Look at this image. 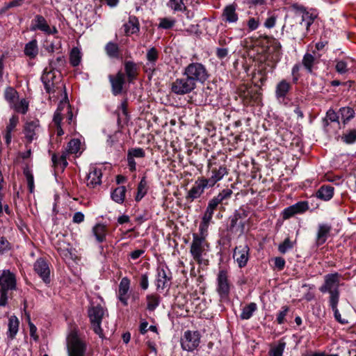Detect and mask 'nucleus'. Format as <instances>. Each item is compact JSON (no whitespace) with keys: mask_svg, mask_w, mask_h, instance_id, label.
<instances>
[{"mask_svg":"<svg viewBox=\"0 0 356 356\" xmlns=\"http://www.w3.org/2000/svg\"><path fill=\"white\" fill-rule=\"evenodd\" d=\"M232 191L229 188H226L222 191L217 196L213 197L209 202L208 205L216 209L218 205L221 203L224 200L230 197Z\"/></svg>","mask_w":356,"mask_h":356,"instance_id":"obj_35","label":"nucleus"},{"mask_svg":"<svg viewBox=\"0 0 356 356\" xmlns=\"http://www.w3.org/2000/svg\"><path fill=\"white\" fill-rule=\"evenodd\" d=\"M197 85L188 76L182 75L171 83V92L177 95H184L193 92Z\"/></svg>","mask_w":356,"mask_h":356,"instance_id":"obj_7","label":"nucleus"},{"mask_svg":"<svg viewBox=\"0 0 356 356\" xmlns=\"http://www.w3.org/2000/svg\"><path fill=\"white\" fill-rule=\"evenodd\" d=\"M168 6L174 11H181L183 10V7L185 6L183 0H170Z\"/></svg>","mask_w":356,"mask_h":356,"instance_id":"obj_62","label":"nucleus"},{"mask_svg":"<svg viewBox=\"0 0 356 356\" xmlns=\"http://www.w3.org/2000/svg\"><path fill=\"white\" fill-rule=\"evenodd\" d=\"M335 70L340 74H343L348 71V63L344 60H336Z\"/></svg>","mask_w":356,"mask_h":356,"instance_id":"obj_55","label":"nucleus"},{"mask_svg":"<svg viewBox=\"0 0 356 356\" xmlns=\"http://www.w3.org/2000/svg\"><path fill=\"white\" fill-rule=\"evenodd\" d=\"M293 247V243L289 238H286L283 243H280L278 246V250L282 254H285L289 250L292 249Z\"/></svg>","mask_w":356,"mask_h":356,"instance_id":"obj_57","label":"nucleus"},{"mask_svg":"<svg viewBox=\"0 0 356 356\" xmlns=\"http://www.w3.org/2000/svg\"><path fill=\"white\" fill-rule=\"evenodd\" d=\"M123 28L126 36L138 34L140 29L138 18L133 15H129L127 22L123 24Z\"/></svg>","mask_w":356,"mask_h":356,"instance_id":"obj_26","label":"nucleus"},{"mask_svg":"<svg viewBox=\"0 0 356 356\" xmlns=\"http://www.w3.org/2000/svg\"><path fill=\"white\" fill-rule=\"evenodd\" d=\"M339 301V299H337V296H333L332 300H329V305L334 313V317L335 320L341 325H346L348 323V321L346 318L341 317V315L337 307Z\"/></svg>","mask_w":356,"mask_h":356,"instance_id":"obj_33","label":"nucleus"},{"mask_svg":"<svg viewBox=\"0 0 356 356\" xmlns=\"http://www.w3.org/2000/svg\"><path fill=\"white\" fill-rule=\"evenodd\" d=\"M147 309L154 311L160 303L159 296L156 294H149L146 296Z\"/></svg>","mask_w":356,"mask_h":356,"instance_id":"obj_49","label":"nucleus"},{"mask_svg":"<svg viewBox=\"0 0 356 356\" xmlns=\"http://www.w3.org/2000/svg\"><path fill=\"white\" fill-rule=\"evenodd\" d=\"M332 229L327 224H319L316 233V243L318 246L323 245L327 241Z\"/></svg>","mask_w":356,"mask_h":356,"instance_id":"obj_29","label":"nucleus"},{"mask_svg":"<svg viewBox=\"0 0 356 356\" xmlns=\"http://www.w3.org/2000/svg\"><path fill=\"white\" fill-rule=\"evenodd\" d=\"M338 113L341 117L343 127H344L355 116V110L353 108L350 106L341 107L338 111Z\"/></svg>","mask_w":356,"mask_h":356,"instance_id":"obj_32","label":"nucleus"},{"mask_svg":"<svg viewBox=\"0 0 356 356\" xmlns=\"http://www.w3.org/2000/svg\"><path fill=\"white\" fill-rule=\"evenodd\" d=\"M145 157V151L141 147L129 148L127 153V162L129 171L140 170Z\"/></svg>","mask_w":356,"mask_h":356,"instance_id":"obj_6","label":"nucleus"},{"mask_svg":"<svg viewBox=\"0 0 356 356\" xmlns=\"http://www.w3.org/2000/svg\"><path fill=\"white\" fill-rule=\"evenodd\" d=\"M0 286L3 290H13L16 286V279L9 270H0Z\"/></svg>","mask_w":356,"mask_h":356,"instance_id":"obj_20","label":"nucleus"},{"mask_svg":"<svg viewBox=\"0 0 356 356\" xmlns=\"http://www.w3.org/2000/svg\"><path fill=\"white\" fill-rule=\"evenodd\" d=\"M3 96L10 106L19 99L18 92L11 86H8L5 89Z\"/></svg>","mask_w":356,"mask_h":356,"instance_id":"obj_41","label":"nucleus"},{"mask_svg":"<svg viewBox=\"0 0 356 356\" xmlns=\"http://www.w3.org/2000/svg\"><path fill=\"white\" fill-rule=\"evenodd\" d=\"M341 275L338 273L327 274L324 277V283L319 288L322 293H328L329 300H332L333 296H337L339 299V283Z\"/></svg>","mask_w":356,"mask_h":356,"instance_id":"obj_5","label":"nucleus"},{"mask_svg":"<svg viewBox=\"0 0 356 356\" xmlns=\"http://www.w3.org/2000/svg\"><path fill=\"white\" fill-rule=\"evenodd\" d=\"M19 123V116L17 115H13L9 120V123L6 126V131L13 132L17 124Z\"/></svg>","mask_w":356,"mask_h":356,"instance_id":"obj_60","label":"nucleus"},{"mask_svg":"<svg viewBox=\"0 0 356 356\" xmlns=\"http://www.w3.org/2000/svg\"><path fill=\"white\" fill-rule=\"evenodd\" d=\"M67 349L69 356L85 355L86 345L76 332H71L67 337Z\"/></svg>","mask_w":356,"mask_h":356,"instance_id":"obj_8","label":"nucleus"},{"mask_svg":"<svg viewBox=\"0 0 356 356\" xmlns=\"http://www.w3.org/2000/svg\"><path fill=\"white\" fill-rule=\"evenodd\" d=\"M92 232L94 236L96 238V240L99 243H102L106 239V236L107 234V228L106 226L104 224H97L92 228Z\"/></svg>","mask_w":356,"mask_h":356,"instance_id":"obj_39","label":"nucleus"},{"mask_svg":"<svg viewBox=\"0 0 356 356\" xmlns=\"http://www.w3.org/2000/svg\"><path fill=\"white\" fill-rule=\"evenodd\" d=\"M61 110H62V106H61V104H60L58 106L56 111L54 112V117H53V122H54L55 126L61 125V122L63 120Z\"/></svg>","mask_w":356,"mask_h":356,"instance_id":"obj_63","label":"nucleus"},{"mask_svg":"<svg viewBox=\"0 0 356 356\" xmlns=\"http://www.w3.org/2000/svg\"><path fill=\"white\" fill-rule=\"evenodd\" d=\"M147 193V183L145 179H141L138 186L137 195L136 196V200L140 201Z\"/></svg>","mask_w":356,"mask_h":356,"instance_id":"obj_54","label":"nucleus"},{"mask_svg":"<svg viewBox=\"0 0 356 356\" xmlns=\"http://www.w3.org/2000/svg\"><path fill=\"white\" fill-rule=\"evenodd\" d=\"M258 45L264 49V60L258 65L257 72L253 76L254 87L239 88L238 95L245 105L258 104L261 100V87L265 85L269 73H273L282 56V45L276 38L267 35H259Z\"/></svg>","mask_w":356,"mask_h":356,"instance_id":"obj_1","label":"nucleus"},{"mask_svg":"<svg viewBox=\"0 0 356 356\" xmlns=\"http://www.w3.org/2000/svg\"><path fill=\"white\" fill-rule=\"evenodd\" d=\"M225 161H220L215 156L208 160V172L209 178H222L228 174V169L225 165Z\"/></svg>","mask_w":356,"mask_h":356,"instance_id":"obj_11","label":"nucleus"},{"mask_svg":"<svg viewBox=\"0 0 356 356\" xmlns=\"http://www.w3.org/2000/svg\"><path fill=\"white\" fill-rule=\"evenodd\" d=\"M29 102L26 99H21L19 102H15L10 107L13 108L17 113L26 114L29 111Z\"/></svg>","mask_w":356,"mask_h":356,"instance_id":"obj_46","label":"nucleus"},{"mask_svg":"<svg viewBox=\"0 0 356 356\" xmlns=\"http://www.w3.org/2000/svg\"><path fill=\"white\" fill-rule=\"evenodd\" d=\"M24 1L25 0H12L9 2H5L0 8V16H8L11 14L8 13L10 9L22 6Z\"/></svg>","mask_w":356,"mask_h":356,"instance_id":"obj_36","label":"nucleus"},{"mask_svg":"<svg viewBox=\"0 0 356 356\" xmlns=\"http://www.w3.org/2000/svg\"><path fill=\"white\" fill-rule=\"evenodd\" d=\"M170 280L171 276L168 269L163 267L158 268L156 280V286L158 290L168 287L170 285Z\"/></svg>","mask_w":356,"mask_h":356,"instance_id":"obj_25","label":"nucleus"},{"mask_svg":"<svg viewBox=\"0 0 356 356\" xmlns=\"http://www.w3.org/2000/svg\"><path fill=\"white\" fill-rule=\"evenodd\" d=\"M293 83L282 79L278 81L275 88V97L280 103H284L293 89Z\"/></svg>","mask_w":356,"mask_h":356,"instance_id":"obj_17","label":"nucleus"},{"mask_svg":"<svg viewBox=\"0 0 356 356\" xmlns=\"http://www.w3.org/2000/svg\"><path fill=\"white\" fill-rule=\"evenodd\" d=\"M176 24V20L172 18L163 17L159 19V28L168 30L171 29Z\"/></svg>","mask_w":356,"mask_h":356,"instance_id":"obj_50","label":"nucleus"},{"mask_svg":"<svg viewBox=\"0 0 356 356\" xmlns=\"http://www.w3.org/2000/svg\"><path fill=\"white\" fill-rule=\"evenodd\" d=\"M315 10L310 9L305 15H302V19L300 24L305 23V29L307 33L310 31V27L314 22L315 19L317 18L318 15L315 13Z\"/></svg>","mask_w":356,"mask_h":356,"instance_id":"obj_37","label":"nucleus"},{"mask_svg":"<svg viewBox=\"0 0 356 356\" xmlns=\"http://www.w3.org/2000/svg\"><path fill=\"white\" fill-rule=\"evenodd\" d=\"M81 61V54L77 47H74L70 53V63L72 67H77Z\"/></svg>","mask_w":356,"mask_h":356,"instance_id":"obj_48","label":"nucleus"},{"mask_svg":"<svg viewBox=\"0 0 356 356\" xmlns=\"http://www.w3.org/2000/svg\"><path fill=\"white\" fill-rule=\"evenodd\" d=\"M268 17L266 19L264 25L267 29H272L275 26L277 21V15L272 14L270 11L268 12Z\"/></svg>","mask_w":356,"mask_h":356,"instance_id":"obj_58","label":"nucleus"},{"mask_svg":"<svg viewBox=\"0 0 356 356\" xmlns=\"http://www.w3.org/2000/svg\"><path fill=\"white\" fill-rule=\"evenodd\" d=\"M343 143L346 145H353L356 143V129H348L341 136Z\"/></svg>","mask_w":356,"mask_h":356,"instance_id":"obj_45","label":"nucleus"},{"mask_svg":"<svg viewBox=\"0 0 356 356\" xmlns=\"http://www.w3.org/2000/svg\"><path fill=\"white\" fill-rule=\"evenodd\" d=\"M130 280L127 277H124L120 280L118 291V298L124 306L128 305L129 298V291L130 289Z\"/></svg>","mask_w":356,"mask_h":356,"instance_id":"obj_24","label":"nucleus"},{"mask_svg":"<svg viewBox=\"0 0 356 356\" xmlns=\"http://www.w3.org/2000/svg\"><path fill=\"white\" fill-rule=\"evenodd\" d=\"M49 25L45 19V17L41 15H36L31 20L30 31H40L44 34L46 32H49Z\"/></svg>","mask_w":356,"mask_h":356,"instance_id":"obj_27","label":"nucleus"},{"mask_svg":"<svg viewBox=\"0 0 356 356\" xmlns=\"http://www.w3.org/2000/svg\"><path fill=\"white\" fill-rule=\"evenodd\" d=\"M51 160L54 165L56 166L60 165L61 167L65 168L67 165V161L65 155L58 156L56 154H54L52 155Z\"/></svg>","mask_w":356,"mask_h":356,"instance_id":"obj_56","label":"nucleus"},{"mask_svg":"<svg viewBox=\"0 0 356 356\" xmlns=\"http://www.w3.org/2000/svg\"><path fill=\"white\" fill-rule=\"evenodd\" d=\"M334 193V188L332 186H321L316 193L317 197L323 200H330Z\"/></svg>","mask_w":356,"mask_h":356,"instance_id":"obj_43","label":"nucleus"},{"mask_svg":"<svg viewBox=\"0 0 356 356\" xmlns=\"http://www.w3.org/2000/svg\"><path fill=\"white\" fill-rule=\"evenodd\" d=\"M257 309V304L254 302H250L242 309V312L240 315L241 318L243 320H248L250 318Z\"/></svg>","mask_w":356,"mask_h":356,"instance_id":"obj_47","label":"nucleus"},{"mask_svg":"<svg viewBox=\"0 0 356 356\" xmlns=\"http://www.w3.org/2000/svg\"><path fill=\"white\" fill-rule=\"evenodd\" d=\"M249 251L250 248L247 245H238L235 248L233 258L239 268L246 266L249 259Z\"/></svg>","mask_w":356,"mask_h":356,"instance_id":"obj_19","label":"nucleus"},{"mask_svg":"<svg viewBox=\"0 0 356 356\" xmlns=\"http://www.w3.org/2000/svg\"><path fill=\"white\" fill-rule=\"evenodd\" d=\"M65 59L63 56H58L56 60H49V70L53 71H57L59 73L61 72V68L63 67L65 65Z\"/></svg>","mask_w":356,"mask_h":356,"instance_id":"obj_42","label":"nucleus"},{"mask_svg":"<svg viewBox=\"0 0 356 356\" xmlns=\"http://www.w3.org/2000/svg\"><path fill=\"white\" fill-rule=\"evenodd\" d=\"M123 72L129 83H133L138 78L139 68L136 63L133 60H124L123 62Z\"/></svg>","mask_w":356,"mask_h":356,"instance_id":"obj_21","label":"nucleus"},{"mask_svg":"<svg viewBox=\"0 0 356 356\" xmlns=\"http://www.w3.org/2000/svg\"><path fill=\"white\" fill-rule=\"evenodd\" d=\"M289 312V307L287 306H284L282 307V310H280L277 316V321L279 324H282L284 322L285 317Z\"/></svg>","mask_w":356,"mask_h":356,"instance_id":"obj_64","label":"nucleus"},{"mask_svg":"<svg viewBox=\"0 0 356 356\" xmlns=\"http://www.w3.org/2000/svg\"><path fill=\"white\" fill-rule=\"evenodd\" d=\"M209 245L204 236H199L197 234H193V241L191 244L190 253L193 259L200 265H207L208 260L204 259L209 251Z\"/></svg>","mask_w":356,"mask_h":356,"instance_id":"obj_3","label":"nucleus"},{"mask_svg":"<svg viewBox=\"0 0 356 356\" xmlns=\"http://www.w3.org/2000/svg\"><path fill=\"white\" fill-rule=\"evenodd\" d=\"M309 209L308 202L300 201L286 208L283 211V218L288 219L296 214L303 213Z\"/></svg>","mask_w":356,"mask_h":356,"instance_id":"obj_22","label":"nucleus"},{"mask_svg":"<svg viewBox=\"0 0 356 356\" xmlns=\"http://www.w3.org/2000/svg\"><path fill=\"white\" fill-rule=\"evenodd\" d=\"M237 168L238 177L241 175L245 177H250L252 179L257 177L258 178H262V175L260 173V165L253 159L250 164L241 162L238 165Z\"/></svg>","mask_w":356,"mask_h":356,"instance_id":"obj_12","label":"nucleus"},{"mask_svg":"<svg viewBox=\"0 0 356 356\" xmlns=\"http://www.w3.org/2000/svg\"><path fill=\"white\" fill-rule=\"evenodd\" d=\"M39 52L38 41L35 38L32 39L24 46V54L29 59H35Z\"/></svg>","mask_w":356,"mask_h":356,"instance_id":"obj_31","label":"nucleus"},{"mask_svg":"<svg viewBox=\"0 0 356 356\" xmlns=\"http://www.w3.org/2000/svg\"><path fill=\"white\" fill-rule=\"evenodd\" d=\"M182 75L188 76L197 85H204L211 78L207 67L200 62L192 61L184 67Z\"/></svg>","mask_w":356,"mask_h":356,"instance_id":"obj_2","label":"nucleus"},{"mask_svg":"<svg viewBox=\"0 0 356 356\" xmlns=\"http://www.w3.org/2000/svg\"><path fill=\"white\" fill-rule=\"evenodd\" d=\"M81 146V141L78 138L70 140L67 146V151L69 154H76Z\"/></svg>","mask_w":356,"mask_h":356,"instance_id":"obj_51","label":"nucleus"},{"mask_svg":"<svg viewBox=\"0 0 356 356\" xmlns=\"http://www.w3.org/2000/svg\"><path fill=\"white\" fill-rule=\"evenodd\" d=\"M35 272L47 284L50 282V270L48 264L43 259L40 258L34 263Z\"/></svg>","mask_w":356,"mask_h":356,"instance_id":"obj_23","label":"nucleus"},{"mask_svg":"<svg viewBox=\"0 0 356 356\" xmlns=\"http://www.w3.org/2000/svg\"><path fill=\"white\" fill-rule=\"evenodd\" d=\"M300 65L299 63L295 64L291 69L292 83H297L300 78Z\"/></svg>","mask_w":356,"mask_h":356,"instance_id":"obj_61","label":"nucleus"},{"mask_svg":"<svg viewBox=\"0 0 356 356\" xmlns=\"http://www.w3.org/2000/svg\"><path fill=\"white\" fill-rule=\"evenodd\" d=\"M88 314L92 330L100 338L104 339L105 334L101 327V323L102 320L108 315L107 309L99 304L96 305H92L88 308Z\"/></svg>","mask_w":356,"mask_h":356,"instance_id":"obj_4","label":"nucleus"},{"mask_svg":"<svg viewBox=\"0 0 356 356\" xmlns=\"http://www.w3.org/2000/svg\"><path fill=\"white\" fill-rule=\"evenodd\" d=\"M339 114L338 112H335V111L332 108H330L326 112L325 118L330 122H337L339 124V128L341 129V122L339 121Z\"/></svg>","mask_w":356,"mask_h":356,"instance_id":"obj_53","label":"nucleus"},{"mask_svg":"<svg viewBox=\"0 0 356 356\" xmlns=\"http://www.w3.org/2000/svg\"><path fill=\"white\" fill-rule=\"evenodd\" d=\"M108 79L111 84L112 95L114 96L121 95L124 90V86L127 81L123 72L119 70L115 74H109Z\"/></svg>","mask_w":356,"mask_h":356,"instance_id":"obj_14","label":"nucleus"},{"mask_svg":"<svg viewBox=\"0 0 356 356\" xmlns=\"http://www.w3.org/2000/svg\"><path fill=\"white\" fill-rule=\"evenodd\" d=\"M217 179H197L193 187L188 191L186 198L193 202L200 197L204 190L208 186H213Z\"/></svg>","mask_w":356,"mask_h":356,"instance_id":"obj_13","label":"nucleus"},{"mask_svg":"<svg viewBox=\"0 0 356 356\" xmlns=\"http://www.w3.org/2000/svg\"><path fill=\"white\" fill-rule=\"evenodd\" d=\"M104 51L106 55L113 59H122V53L119 45L114 42H108L104 47Z\"/></svg>","mask_w":356,"mask_h":356,"instance_id":"obj_28","label":"nucleus"},{"mask_svg":"<svg viewBox=\"0 0 356 356\" xmlns=\"http://www.w3.org/2000/svg\"><path fill=\"white\" fill-rule=\"evenodd\" d=\"M248 211L244 209L240 208L238 210H236L230 218V230L239 232L240 234H243L248 221Z\"/></svg>","mask_w":356,"mask_h":356,"instance_id":"obj_10","label":"nucleus"},{"mask_svg":"<svg viewBox=\"0 0 356 356\" xmlns=\"http://www.w3.org/2000/svg\"><path fill=\"white\" fill-rule=\"evenodd\" d=\"M222 19L225 22L234 23L238 19V14L236 13V6L230 4L225 7L222 14Z\"/></svg>","mask_w":356,"mask_h":356,"instance_id":"obj_30","label":"nucleus"},{"mask_svg":"<svg viewBox=\"0 0 356 356\" xmlns=\"http://www.w3.org/2000/svg\"><path fill=\"white\" fill-rule=\"evenodd\" d=\"M19 321L15 316H10L8 319L7 337L13 339L19 330Z\"/></svg>","mask_w":356,"mask_h":356,"instance_id":"obj_34","label":"nucleus"},{"mask_svg":"<svg viewBox=\"0 0 356 356\" xmlns=\"http://www.w3.org/2000/svg\"><path fill=\"white\" fill-rule=\"evenodd\" d=\"M216 291L221 299L228 298L230 291V284L228 280L227 273L225 270H220L218 274Z\"/></svg>","mask_w":356,"mask_h":356,"instance_id":"obj_16","label":"nucleus"},{"mask_svg":"<svg viewBox=\"0 0 356 356\" xmlns=\"http://www.w3.org/2000/svg\"><path fill=\"white\" fill-rule=\"evenodd\" d=\"M126 191L125 186H119L116 188L111 193L112 200L118 204L123 203L125 198Z\"/></svg>","mask_w":356,"mask_h":356,"instance_id":"obj_44","label":"nucleus"},{"mask_svg":"<svg viewBox=\"0 0 356 356\" xmlns=\"http://www.w3.org/2000/svg\"><path fill=\"white\" fill-rule=\"evenodd\" d=\"M285 347L286 343L283 341H280L277 345L270 350V356H282Z\"/></svg>","mask_w":356,"mask_h":356,"instance_id":"obj_52","label":"nucleus"},{"mask_svg":"<svg viewBox=\"0 0 356 356\" xmlns=\"http://www.w3.org/2000/svg\"><path fill=\"white\" fill-rule=\"evenodd\" d=\"M40 121L37 118L27 121L24 124L23 132L24 134L26 143H31L33 140L38 138L36 131L40 127Z\"/></svg>","mask_w":356,"mask_h":356,"instance_id":"obj_18","label":"nucleus"},{"mask_svg":"<svg viewBox=\"0 0 356 356\" xmlns=\"http://www.w3.org/2000/svg\"><path fill=\"white\" fill-rule=\"evenodd\" d=\"M40 81H42L45 92L47 94H54L58 88V83L60 81L58 80V78L55 74V71L49 70L45 67L40 76Z\"/></svg>","mask_w":356,"mask_h":356,"instance_id":"obj_9","label":"nucleus"},{"mask_svg":"<svg viewBox=\"0 0 356 356\" xmlns=\"http://www.w3.org/2000/svg\"><path fill=\"white\" fill-rule=\"evenodd\" d=\"M159 58V50L155 47H150L146 53V59L147 60L146 65L156 66Z\"/></svg>","mask_w":356,"mask_h":356,"instance_id":"obj_40","label":"nucleus"},{"mask_svg":"<svg viewBox=\"0 0 356 356\" xmlns=\"http://www.w3.org/2000/svg\"><path fill=\"white\" fill-rule=\"evenodd\" d=\"M214 210H215V209H213V208L211 207L209 205H208L207 207V209L204 212V214L202 217V222H204V224L209 225V223L212 219Z\"/></svg>","mask_w":356,"mask_h":356,"instance_id":"obj_59","label":"nucleus"},{"mask_svg":"<svg viewBox=\"0 0 356 356\" xmlns=\"http://www.w3.org/2000/svg\"><path fill=\"white\" fill-rule=\"evenodd\" d=\"M200 343V334L197 332L186 331L181 339V345L183 350L193 351Z\"/></svg>","mask_w":356,"mask_h":356,"instance_id":"obj_15","label":"nucleus"},{"mask_svg":"<svg viewBox=\"0 0 356 356\" xmlns=\"http://www.w3.org/2000/svg\"><path fill=\"white\" fill-rule=\"evenodd\" d=\"M318 63V60L314 55L309 53H306L303 56L302 64L308 73L312 74L313 72L314 65Z\"/></svg>","mask_w":356,"mask_h":356,"instance_id":"obj_38","label":"nucleus"}]
</instances>
